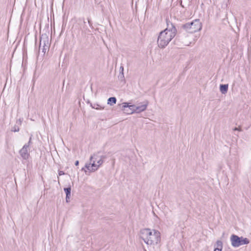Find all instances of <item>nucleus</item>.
I'll list each match as a JSON object with an SVG mask.
<instances>
[{
	"instance_id": "5",
	"label": "nucleus",
	"mask_w": 251,
	"mask_h": 251,
	"mask_svg": "<svg viewBox=\"0 0 251 251\" xmlns=\"http://www.w3.org/2000/svg\"><path fill=\"white\" fill-rule=\"evenodd\" d=\"M230 240L231 246L234 248H238L244 245H248L250 243V240L247 238H244L242 236L239 237L235 234L231 235Z\"/></svg>"
},
{
	"instance_id": "6",
	"label": "nucleus",
	"mask_w": 251,
	"mask_h": 251,
	"mask_svg": "<svg viewBox=\"0 0 251 251\" xmlns=\"http://www.w3.org/2000/svg\"><path fill=\"white\" fill-rule=\"evenodd\" d=\"M49 38L46 34H42L40 37L39 44V50H41L44 53L49 49Z\"/></svg>"
},
{
	"instance_id": "19",
	"label": "nucleus",
	"mask_w": 251,
	"mask_h": 251,
	"mask_svg": "<svg viewBox=\"0 0 251 251\" xmlns=\"http://www.w3.org/2000/svg\"><path fill=\"white\" fill-rule=\"evenodd\" d=\"M31 137H30L29 141L27 145H29V144L31 143Z\"/></svg>"
},
{
	"instance_id": "21",
	"label": "nucleus",
	"mask_w": 251,
	"mask_h": 251,
	"mask_svg": "<svg viewBox=\"0 0 251 251\" xmlns=\"http://www.w3.org/2000/svg\"><path fill=\"white\" fill-rule=\"evenodd\" d=\"M234 130H239V129L237 128L236 127V128H235Z\"/></svg>"
},
{
	"instance_id": "20",
	"label": "nucleus",
	"mask_w": 251,
	"mask_h": 251,
	"mask_svg": "<svg viewBox=\"0 0 251 251\" xmlns=\"http://www.w3.org/2000/svg\"><path fill=\"white\" fill-rule=\"evenodd\" d=\"M97 109H103V108H101V107H98L96 108Z\"/></svg>"
},
{
	"instance_id": "13",
	"label": "nucleus",
	"mask_w": 251,
	"mask_h": 251,
	"mask_svg": "<svg viewBox=\"0 0 251 251\" xmlns=\"http://www.w3.org/2000/svg\"><path fill=\"white\" fill-rule=\"evenodd\" d=\"M64 190L66 193V201L68 202L69 201L70 197H71V188L70 187H68V188H65L64 189Z\"/></svg>"
},
{
	"instance_id": "7",
	"label": "nucleus",
	"mask_w": 251,
	"mask_h": 251,
	"mask_svg": "<svg viewBox=\"0 0 251 251\" xmlns=\"http://www.w3.org/2000/svg\"><path fill=\"white\" fill-rule=\"evenodd\" d=\"M29 150V145L27 144H25L22 149L19 151V153L21 157L24 159H27L29 156V153L28 152Z\"/></svg>"
},
{
	"instance_id": "17",
	"label": "nucleus",
	"mask_w": 251,
	"mask_h": 251,
	"mask_svg": "<svg viewBox=\"0 0 251 251\" xmlns=\"http://www.w3.org/2000/svg\"><path fill=\"white\" fill-rule=\"evenodd\" d=\"M79 164V161L78 160L76 161L75 162V165L77 166Z\"/></svg>"
},
{
	"instance_id": "16",
	"label": "nucleus",
	"mask_w": 251,
	"mask_h": 251,
	"mask_svg": "<svg viewBox=\"0 0 251 251\" xmlns=\"http://www.w3.org/2000/svg\"><path fill=\"white\" fill-rule=\"evenodd\" d=\"M58 174H59V176H62V175H64V173L62 171H60L58 173Z\"/></svg>"
},
{
	"instance_id": "18",
	"label": "nucleus",
	"mask_w": 251,
	"mask_h": 251,
	"mask_svg": "<svg viewBox=\"0 0 251 251\" xmlns=\"http://www.w3.org/2000/svg\"><path fill=\"white\" fill-rule=\"evenodd\" d=\"M122 105H122V107H123V108L126 107V102H123V103H122Z\"/></svg>"
},
{
	"instance_id": "4",
	"label": "nucleus",
	"mask_w": 251,
	"mask_h": 251,
	"mask_svg": "<svg viewBox=\"0 0 251 251\" xmlns=\"http://www.w3.org/2000/svg\"><path fill=\"white\" fill-rule=\"evenodd\" d=\"M183 27L187 31L194 33L201 30L202 23L199 19H196L191 23L185 24Z\"/></svg>"
},
{
	"instance_id": "2",
	"label": "nucleus",
	"mask_w": 251,
	"mask_h": 251,
	"mask_svg": "<svg viewBox=\"0 0 251 251\" xmlns=\"http://www.w3.org/2000/svg\"><path fill=\"white\" fill-rule=\"evenodd\" d=\"M176 32L174 25L172 23H167V27L158 35L157 43L159 48H165L175 37Z\"/></svg>"
},
{
	"instance_id": "15",
	"label": "nucleus",
	"mask_w": 251,
	"mask_h": 251,
	"mask_svg": "<svg viewBox=\"0 0 251 251\" xmlns=\"http://www.w3.org/2000/svg\"><path fill=\"white\" fill-rule=\"evenodd\" d=\"M12 131H14V132L19 131V127H16V126H14V127L12 128Z\"/></svg>"
},
{
	"instance_id": "8",
	"label": "nucleus",
	"mask_w": 251,
	"mask_h": 251,
	"mask_svg": "<svg viewBox=\"0 0 251 251\" xmlns=\"http://www.w3.org/2000/svg\"><path fill=\"white\" fill-rule=\"evenodd\" d=\"M148 102H146L144 104L136 106L134 105V109L136 113H140L145 111L147 107Z\"/></svg>"
},
{
	"instance_id": "10",
	"label": "nucleus",
	"mask_w": 251,
	"mask_h": 251,
	"mask_svg": "<svg viewBox=\"0 0 251 251\" xmlns=\"http://www.w3.org/2000/svg\"><path fill=\"white\" fill-rule=\"evenodd\" d=\"M134 112V105H129V103L126 102V114H131Z\"/></svg>"
},
{
	"instance_id": "11",
	"label": "nucleus",
	"mask_w": 251,
	"mask_h": 251,
	"mask_svg": "<svg viewBox=\"0 0 251 251\" xmlns=\"http://www.w3.org/2000/svg\"><path fill=\"white\" fill-rule=\"evenodd\" d=\"M124 72V66H121L120 68V73H119V75H118V77L119 80H120L121 81H123L124 80V78H125Z\"/></svg>"
},
{
	"instance_id": "9",
	"label": "nucleus",
	"mask_w": 251,
	"mask_h": 251,
	"mask_svg": "<svg viewBox=\"0 0 251 251\" xmlns=\"http://www.w3.org/2000/svg\"><path fill=\"white\" fill-rule=\"evenodd\" d=\"M223 242L220 240L216 241L215 245H214V251H222L223 250Z\"/></svg>"
},
{
	"instance_id": "3",
	"label": "nucleus",
	"mask_w": 251,
	"mask_h": 251,
	"mask_svg": "<svg viewBox=\"0 0 251 251\" xmlns=\"http://www.w3.org/2000/svg\"><path fill=\"white\" fill-rule=\"evenodd\" d=\"M104 158V156L99 152L94 153L90 158L89 163H86L81 170L85 173L96 171L103 164Z\"/></svg>"
},
{
	"instance_id": "14",
	"label": "nucleus",
	"mask_w": 251,
	"mask_h": 251,
	"mask_svg": "<svg viewBox=\"0 0 251 251\" xmlns=\"http://www.w3.org/2000/svg\"><path fill=\"white\" fill-rule=\"evenodd\" d=\"M116 99L115 97H111L107 100V104L110 105H113L116 103Z\"/></svg>"
},
{
	"instance_id": "12",
	"label": "nucleus",
	"mask_w": 251,
	"mask_h": 251,
	"mask_svg": "<svg viewBox=\"0 0 251 251\" xmlns=\"http://www.w3.org/2000/svg\"><path fill=\"white\" fill-rule=\"evenodd\" d=\"M228 84H221L220 86V90L222 94H225L226 93L228 90Z\"/></svg>"
},
{
	"instance_id": "1",
	"label": "nucleus",
	"mask_w": 251,
	"mask_h": 251,
	"mask_svg": "<svg viewBox=\"0 0 251 251\" xmlns=\"http://www.w3.org/2000/svg\"><path fill=\"white\" fill-rule=\"evenodd\" d=\"M140 237L149 246L152 251H156L161 240V234L159 231L154 229L144 228L140 231Z\"/></svg>"
}]
</instances>
